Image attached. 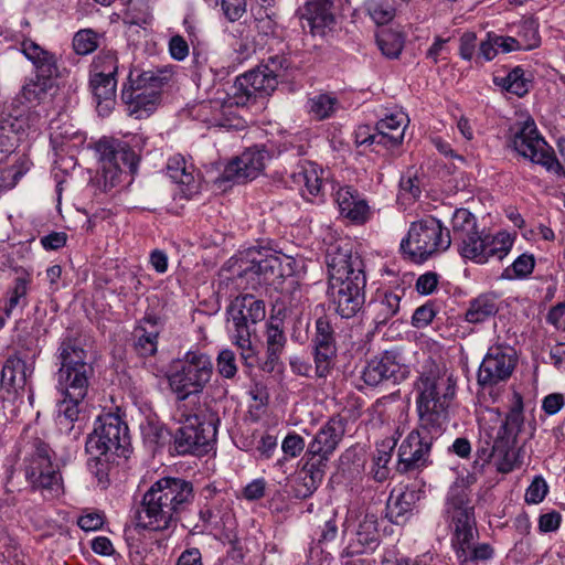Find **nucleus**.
<instances>
[{"instance_id":"f257e3e1","label":"nucleus","mask_w":565,"mask_h":565,"mask_svg":"<svg viewBox=\"0 0 565 565\" xmlns=\"http://www.w3.org/2000/svg\"><path fill=\"white\" fill-rule=\"evenodd\" d=\"M194 501L193 484L182 478L164 477L143 494L137 511V526L149 531H166L175 526L179 515Z\"/></svg>"},{"instance_id":"f03ea898","label":"nucleus","mask_w":565,"mask_h":565,"mask_svg":"<svg viewBox=\"0 0 565 565\" xmlns=\"http://www.w3.org/2000/svg\"><path fill=\"white\" fill-rule=\"evenodd\" d=\"M416 386L419 420L445 427L447 409L456 394L452 374L429 359L422 366Z\"/></svg>"},{"instance_id":"7ed1b4c3","label":"nucleus","mask_w":565,"mask_h":565,"mask_svg":"<svg viewBox=\"0 0 565 565\" xmlns=\"http://www.w3.org/2000/svg\"><path fill=\"white\" fill-rule=\"evenodd\" d=\"M278 76L269 64L262 65L238 76L223 100L216 99L209 105H203L201 110L207 108L214 110L212 118H205L212 125L226 126V122L218 116L225 114L228 107H247L270 95L278 86Z\"/></svg>"},{"instance_id":"20e7f679","label":"nucleus","mask_w":565,"mask_h":565,"mask_svg":"<svg viewBox=\"0 0 565 565\" xmlns=\"http://www.w3.org/2000/svg\"><path fill=\"white\" fill-rule=\"evenodd\" d=\"M523 424V402L519 393L513 394V402L504 422L497 431L493 443L486 440L487 446L477 450L479 459L488 462L493 460L501 473H508L519 466V455L515 447L516 436Z\"/></svg>"},{"instance_id":"39448f33","label":"nucleus","mask_w":565,"mask_h":565,"mask_svg":"<svg viewBox=\"0 0 565 565\" xmlns=\"http://www.w3.org/2000/svg\"><path fill=\"white\" fill-rule=\"evenodd\" d=\"M211 358L201 351H188L181 359L172 361L167 374L168 384L183 404L191 395L203 392L213 375Z\"/></svg>"},{"instance_id":"423d86ee","label":"nucleus","mask_w":565,"mask_h":565,"mask_svg":"<svg viewBox=\"0 0 565 565\" xmlns=\"http://www.w3.org/2000/svg\"><path fill=\"white\" fill-rule=\"evenodd\" d=\"M173 418L180 424L173 439L175 454L202 456L211 449L216 427L204 418L202 411L190 409L186 403L178 404Z\"/></svg>"},{"instance_id":"0eeeda50","label":"nucleus","mask_w":565,"mask_h":565,"mask_svg":"<svg viewBox=\"0 0 565 565\" xmlns=\"http://www.w3.org/2000/svg\"><path fill=\"white\" fill-rule=\"evenodd\" d=\"M444 518L450 532V544L454 551L479 539L470 491L462 480L449 488Z\"/></svg>"},{"instance_id":"6e6552de","label":"nucleus","mask_w":565,"mask_h":565,"mask_svg":"<svg viewBox=\"0 0 565 565\" xmlns=\"http://www.w3.org/2000/svg\"><path fill=\"white\" fill-rule=\"evenodd\" d=\"M450 245V231L439 220L429 216L411 224L399 248L405 258L422 264L447 250Z\"/></svg>"},{"instance_id":"1a4fd4ad","label":"nucleus","mask_w":565,"mask_h":565,"mask_svg":"<svg viewBox=\"0 0 565 565\" xmlns=\"http://www.w3.org/2000/svg\"><path fill=\"white\" fill-rule=\"evenodd\" d=\"M445 427L419 420L401 443L397 449L395 470L399 475H418L433 465L434 441L444 433Z\"/></svg>"},{"instance_id":"9d476101","label":"nucleus","mask_w":565,"mask_h":565,"mask_svg":"<svg viewBox=\"0 0 565 565\" xmlns=\"http://www.w3.org/2000/svg\"><path fill=\"white\" fill-rule=\"evenodd\" d=\"M96 151L102 162L105 184L115 186L124 173L134 174L137 171L141 137L132 136L129 140L104 138L96 143Z\"/></svg>"},{"instance_id":"9b49d317","label":"nucleus","mask_w":565,"mask_h":565,"mask_svg":"<svg viewBox=\"0 0 565 565\" xmlns=\"http://www.w3.org/2000/svg\"><path fill=\"white\" fill-rule=\"evenodd\" d=\"M60 367L56 373L57 387H64L75 398L82 397L89 386L93 367L86 362L87 353L77 339L64 338L57 349Z\"/></svg>"},{"instance_id":"f8f14e48","label":"nucleus","mask_w":565,"mask_h":565,"mask_svg":"<svg viewBox=\"0 0 565 565\" xmlns=\"http://www.w3.org/2000/svg\"><path fill=\"white\" fill-rule=\"evenodd\" d=\"M130 437L127 424L116 414L98 416L94 430L86 440L88 455H114L128 457Z\"/></svg>"},{"instance_id":"ddd939ff","label":"nucleus","mask_w":565,"mask_h":565,"mask_svg":"<svg viewBox=\"0 0 565 565\" xmlns=\"http://www.w3.org/2000/svg\"><path fill=\"white\" fill-rule=\"evenodd\" d=\"M513 149L523 158L541 164L548 172L565 177V170L554 154V150L537 131L533 119L519 124L512 137Z\"/></svg>"},{"instance_id":"4468645a","label":"nucleus","mask_w":565,"mask_h":565,"mask_svg":"<svg viewBox=\"0 0 565 565\" xmlns=\"http://www.w3.org/2000/svg\"><path fill=\"white\" fill-rule=\"evenodd\" d=\"M514 238L507 232L483 234L478 228L454 243L458 254L476 264H486L491 257L503 259L511 250Z\"/></svg>"},{"instance_id":"2eb2a0df","label":"nucleus","mask_w":565,"mask_h":565,"mask_svg":"<svg viewBox=\"0 0 565 565\" xmlns=\"http://www.w3.org/2000/svg\"><path fill=\"white\" fill-rule=\"evenodd\" d=\"M24 475L33 489L58 495L62 491V477L51 460L49 445L36 441L34 451L25 459Z\"/></svg>"},{"instance_id":"dca6fc26","label":"nucleus","mask_w":565,"mask_h":565,"mask_svg":"<svg viewBox=\"0 0 565 565\" xmlns=\"http://www.w3.org/2000/svg\"><path fill=\"white\" fill-rule=\"evenodd\" d=\"M352 518V513H350L342 531L345 541L344 555L373 553L380 544L377 516L366 512L356 520Z\"/></svg>"},{"instance_id":"f3484780","label":"nucleus","mask_w":565,"mask_h":565,"mask_svg":"<svg viewBox=\"0 0 565 565\" xmlns=\"http://www.w3.org/2000/svg\"><path fill=\"white\" fill-rule=\"evenodd\" d=\"M364 287L363 273L354 274L351 278L329 281L328 296L334 311L345 319L354 317L364 303Z\"/></svg>"},{"instance_id":"a211bd4d","label":"nucleus","mask_w":565,"mask_h":565,"mask_svg":"<svg viewBox=\"0 0 565 565\" xmlns=\"http://www.w3.org/2000/svg\"><path fill=\"white\" fill-rule=\"evenodd\" d=\"M518 362L515 350L505 344L489 348L478 371V384L482 387H492L505 382L513 373Z\"/></svg>"},{"instance_id":"6ab92c4d","label":"nucleus","mask_w":565,"mask_h":565,"mask_svg":"<svg viewBox=\"0 0 565 565\" xmlns=\"http://www.w3.org/2000/svg\"><path fill=\"white\" fill-rule=\"evenodd\" d=\"M33 372L32 367H29L26 363L18 355H10L1 371L0 385L6 391L7 395L2 396V404L6 407L7 403L12 404L10 414H6L8 418L14 419L19 414V404L22 403V396L19 395V391L23 390L26 380Z\"/></svg>"},{"instance_id":"aec40b11","label":"nucleus","mask_w":565,"mask_h":565,"mask_svg":"<svg viewBox=\"0 0 565 565\" xmlns=\"http://www.w3.org/2000/svg\"><path fill=\"white\" fill-rule=\"evenodd\" d=\"M227 312L234 327V334H253L255 326L265 319L266 310L263 300L250 294L237 296L228 306Z\"/></svg>"},{"instance_id":"412c9836","label":"nucleus","mask_w":565,"mask_h":565,"mask_svg":"<svg viewBox=\"0 0 565 565\" xmlns=\"http://www.w3.org/2000/svg\"><path fill=\"white\" fill-rule=\"evenodd\" d=\"M326 263L329 281L351 278L354 274L363 273L359 256H352L351 244L345 238L330 243L326 250Z\"/></svg>"},{"instance_id":"4be33fe9","label":"nucleus","mask_w":565,"mask_h":565,"mask_svg":"<svg viewBox=\"0 0 565 565\" xmlns=\"http://www.w3.org/2000/svg\"><path fill=\"white\" fill-rule=\"evenodd\" d=\"M266 355L262 370L271 373L279 365L282 353V302L276 301L265 323Z\"/></svg>"},{"instance_id":"5701e85b","label":"nucleus","mask_w":565,"mask_h":565,"mask_svg":"<svg viewBox=\"0 0 565 565\" xmlns=\"http://www.w3.org/2000/svg\"><path fill=\"white\" fill-rule=\"evenodd\" d=\"M265 151L249 148L233 159L224 169L222 178L225 181L245 183L259 175L265 167Z\"/></svg>"},{"instance_id":"b1692460","label":"nucleus","mask_w":565,"mask_h":565,"mask_svg":"<svg viewBox=\"0 0 565 565\" xmlns=\"http://www.w3.org/2000/svg\"><path fill=\"white\" fill-rule=\"evenodd\" d=\"M324 171L317 163L300 160L289 175L290 189H295L302 198L318 196L323 186Z\"/></svg>"},{"instance_id":"393cba45","label":"nucleus","mask_w":565,"mask_h":565,"mask_svg":"<svg viewBox=\"0 0 565 565\" xmlns=\"http://www.w3.org/2000/svg\"><path fill=\"white\" fill-rule=\"evenodd\" d=\"M345 434V420L340 416L331 417L308 445V452L327 460L338 448Z\"/></svg>"},{"instance_id":"a878e982","label":"nucleus","mask_w":565,"mask_h":565,"mask_svg":"<svg viewBox=\"0 0 565 565\" xmlns=\"http://www.w3.org/2000/svg\"><path fill=\"white\" fill-rule=\"evenodd\" d=\"M403 377L404 372L397 361V355L390 351L369 361L362 372L364 383L370 386H376L386 381L396 383Z\"/></svg>"},{"instance_id":"bb28decb","label":"nucleus","mask_w":565,"mask_h":565,"mask_svg":"<svg viewBox=\"0 0 565 565\" xmlns=\"http://www.w3.org/2000/svg\"><path fill=\"white\" fill-rule=\"evenodd\" d=\"M21 52L33 64L36 78L53 83V79L58 76L60 67L54 53L31 40L21 43Z\"/></svg>"},{"instance_id":"cd10ccee","label":"nucleus","mask_w":565,"mask_h":565,"mask_svg":"<svg viewBox=\"0 0 565 565\" xmlns=\"http://www.w3.org/2000/svg\"><path fill=\"white\" fill-rule=\"evenodd\" d=\"M334 199L342 216L355 224H363L370 217V206L358 190L350 185L340 186Z\"/></svg>"},{"instance_id":"c85d7f7f","label":"nucleus","mask_w":565,"mask_h":565,"mask_svg":"<svg viewBox=\"0 0 565 565\" xmlns=\"http://www.w3.org/2000/svg\"><path fill=\"white\" fill-rule=\"evenodd\" d=\"M315 343L317 372L322 376L328 371L331 359L335 355L333 330L324 317H320L316 321Z\"/></svg>"},{"instance_id":"c756f323","label":"nucleus","mask_w":565,"mask_h":565,"mask_svg":"<svg viewBox=\"0 0 565 565\" xmlns=\"http://www.w3.org/2000/svg\"><path fill=\"white\" fill-rule=\"evenodd\" d=\"M141 88L124 84L121 99L127 107L129 116L137 119L149 117L158 107L160 97L156 93L143 94Z\"/></svg>"},{"instance_id":"7c9ffc66","label":"nucleus","mask_w":565,"mask_h":565,"mask_svg":"<svg viewBox=\"0 0 565 565\" xmlns=\"http://www.w3.org/2000/svg\"><path fill=\"white\" fill-rule=\"evenodd\" d=\"M339 8L328 0L307 2L305 18L313 35H323L335 23L334 10Z\"/></svg>"},{"instance_id":"2f4dec72","label":"nucleus","mask_w":565,"mask_h":565,"mask_svg":"<svg viewBox=\"0 0 565 565\" xmlns=\"http://www.w3.org/2000/svg\"><path fill=\"white\" fill-rule=\"evenodd\" d=\"M408 118L405 114H391L379 120L375 130L380 132L379 145L395 148L404 140Z\"/></svg>"},{"instance_id":"473e14b6","label":"nucleus","mask_w":565,"mask_h":565,"mask_svg":"<svg viewBox=\"0 0 565 565\" xmlns=\"http://www.w3.org/2000/svg\"><path fill=\"white\" fill-rule=\"evenodd\" d=\"M171 73L167 70H130L126 84L138 86L143 94L156 93L160 97L163 86L170 81Z\"/></svg>"},{"instance_id":"72a5a7b5","label":"nucleus","mask_w":565,"mask_h":565,"mask_svg":"<svg viewBox=\"0 0 565 565\" xmlns=\"http://www.w3.org/2000/svg\"><path fill=\"white\" fill-rule=\"evenodd\" d=\"M418 499L415 490L393 491L386 502V518L397 525L405 523Z\"/></svg>"},{"instance_id":"f704fd0d","label":"nucleus","mask_w":565,"mask_h":565,"mask_svg":"<svg viewBox=\"0 0 565 565\" xmlns=\"http://www.w3.org/2000/svg\"><path fill=\"white\" fill-rule=\"evenodd\" d=\"M158 318L154 316L145 317L136 328V350L142 356H150L157 352L160 328Z\"/></svg>"},{"instance_id":"c9c22d12","label":"nucleus","mask_w":565,"mask_h":565,"mask_svg":"<svg viewBox=\"0 0 565 565\" xmlns=\"http://www.w3.org/2000/svg\"><path fill=\"white\" fill-rule=\"evenodd\" d=\"M459 565H488L495 555L494 547L487 542L471 541L454 551Z\"/></svg>"},{"instance_id":"e433bc0d","label":"nucleus","mask_w":565,"mask_h":565,"mask_svg":"<svg viewBox=\"0 0 565 565\" xmlns=\"http://www.w3.org/2000/svg\"><path fill=\"white\" fill-rule=\"evenodd\" d=\"M320 480V470L315 469L313 465L305 466L288 479L289 493L296 499H306L316 491Z\"/></svg>"},{"instance_id":"4c0bfd02","label":"nucleus","mask_w":565,"mask_h":565,"mask_svg":"<svg viewBox=\"0 0 565 565\" xmlns=\"http://www.w3.org/2000/svg\"><path fill=\"white\" fill-rule=\"evenodd\" d=\"M89 85L100 115L109 114L115 105L117 79L90 75Z\"/></svg>"},{"instance_id":"58836bf2","label":"nucleus","mask_w":565,"mask_h":565,"mask_svg":"<svg viewBox=\"0 0 565 565\" xmlns=\"http://www.w3.org/2000/svg\"><path fill=\"white\" fill-rule=\"evenodd\" d=\"M32 282L30 273L23 270L13 280V285L9 288L8 297L0 302V310H3L6 317H10L14 308L18 306H28V292Z\"/></svg>"},{"instance_id":"ea45409f","label":"nucleus","mask_w":565,"mask_h":565,"mask_svg":"<svg viewBox=\"0 0 565 565\" xmlns=\"http://www.w3.org/2000/svg\"><path fill=\"white\" fill-rule=\"evenodd\" d=\"M167 171L169 177L179 184L186 186L189 193L198 190L195 169L192 163H188L181 154H174L168 160Z\"/></svg>"},{"instance_id":"a19ab883","label":"nucleus","mask_w":565,"mask_h":565,"mask_svg":"<svg viewBox=\"0 0 565 565\" xmlns=\"http://www.w3.org/2000/svg\"><path fill=\"white\" fill-rule=\"evenodd\" d=\"M499 310L498 298L494 294H482L472 299L465 318L469 323H481L495 316Z\"/></svg>"},{"instance_id":"79ce46f5","label":"nucleus","mask_w":565,"mask_h":565,"mask_svg":"<svg viewBox=\"0 0 565 565\" xmlns=\"http://www.w3.org/2000/svg\"><path fill=\"white\" fill-rule=\"evenodd\" d=\"M370 308L373 315V321L379 328L386 324L391 318L396 316L401 308V297L393 291L379 296Z\"/></svg>"},{"instance_id":"37998d69","label":"nucleus","mask_w":565,"mask_h":565,"mask_svg":"<svg viewBox=\"0 0 565 565\" xmlns=\"http://www.w3.org/2000/svg\"><path fill=\"white\" fill-rule=\"evenodd\" d=\"M7 116L21 139L38 134L43 126L41 114L31 108L15 111V114H8Z\"/></svg>"},{"instance_id":"c03bdc74","label":"nucleus","mask_w":565,"mask_h":565,"mask_svg":"<svg viewBox=\"0 0 565 565\" xmlns=\"http://www.w3.org/2000/svg\"><path fill=\"white\" fill-rule=\"evenodd\" d=\"M395 446L396 440L394 438H385L376 444V449L373 455V467L371 469L374 480L383 482L388 478V463L392 459Z\"/></svg>"},{"instance_id":"a18cd8bd","label":"nucleus","mask_w":565,"mask_h":565,"mask_svg":"<svg viewBox=\"0 0 565 565\" xmlns=\"http://www.w3.org/2000/svg\"><path fill=\"white\" fill-rule=\"evenodd\" d=\"M57 390L62 393L64 396L63 399L58 403V425L60 426H68L70 424H73L75 420L78 419L79 415V404L84 401V398L87 395L88 387H85L84 393L82 394V397L75 398L72 395H70L68 391L64 387H57Z\"/></svg>"},{"instance_id":"49530a36","label":"nucleus","mask_w":565,"mask_h":565,"mask_svg":"<svg viewBox=\"0 0 565 565\" xmlns=\"http://www.w3.org/2000/svg\"><path fill=\"white\" fill-rule=\"evenodd\" d=\"M50 129V141L55 151H64L71 142L83 140L82 135L70 122L53 121Z\"/></svg>"},{"instance_id":"de8ad7c7","label":"nucleus","mask_w":565,"mask_h":565,"mask_svg":"<svg viewBox=\"0 0 565 565\" xmlns=\"http://www.w3.org/2000/svg\"><path fill=\"white\" fill-rule=\"evenodd\" d=\"M119 70V58L114 50H102L92 64V75L116 78Z\"/></svg>"},{"instance_id":"09e8293b","label":"nucleus","mask_w":565,"mask_h":565,"mask_svg":"<svg viewBox=\"0 0 565 565\" xmlns=\"http://www.w3.org/2000/svg\"><path fill=\"white\" fill-rule=\"evenodd\" d=\"M451 243L478 228L476 216L467 209H457L451 217Z\"/></svg>"},{"instance_id":"8fccbe9b","label":"nucleus","mask_w":565,"mask_h":565,"mask_svg":"<svg viewBox=\"0 0 565 565\" xmlns=\"http://www.w3.org/2000/svg\"><path fill=\"white\" fill-rule=\"evenodd\" d=\"M309 307L302 282L288 285L285 294V318L287 315L308 312Z\"/></svg>"},{"instance_id":"3c124183","label":"nucleus","mask_w":565,"mask_h":565,"mask_svg":"<svg viewBox=\"0 0 565 565\" xmlns=\"http://www.w3.org/2000/svg\"><path fill=\"white\" fill-rule=\"evenodd\" d=\"M493 83L520 97L529 90L527 81L524 78V71L520 66L514 67L505 76H494Z\"/></svg>"},{"instance_id":"603ef678","label":"nucleus","mask_w":565,"mask_h":565,"mask_svg":"<svg viewBox=\"0 0 565 565\" xmlns=\"http://www.w3.org/2000/svg\"><path fill=\"white\" fill-rule=\"evenodd\" d=\"M516 40L524 51L539 47L541 44V36L539 33L537 21L533 18L522 20L519 25Z\"/></svg>"},{"instance_id":"864d4df0","label":"nucleus","mask_w":565,"mask_h":565,"mask_svg":"<svg viewBox=\"0 0 565 565\" xmlns=\"http://www.w3.org/2000/svg\"><path fill=\"white\" fill-rule=\"evenodd\" d=\"M376 43L382 54L388 58H396L401 54L404 41L399 33L383 30L376 35Z\"/></svg>"},{"instance_id":"5fc2aeb1","label":"nucleus","mask_w":565,"mask_h":565,"mask_svg":"<svg viewBox=\"0 0 565 565\" xmlns=\"http://www.w3.org/2000/svg\"><path fill=\"white\" fill-rule=\"evenodd\" d=\"M275 270L278 271V277L282 276L281 274V262L279 257L270 255L265 258L253 259L250 266L244 269L246 275H258L263 276L264 280L269 278V274L273 275Z\"/></svg>"},{"instance_id":"6e6d98bb","label":"nucleus","mask_w":565,"mask_h":565,"mask_svg":"<svg viewBox=\"0 0 565 565\" xmlns=\"http://www.w3.org/2000/svg\"><path fill=\"white\" fill-rule=\"evenodd\" d=\"M87 466L89 471L96 477L98 484L105 489L109 483L110 462L114 455H89Z\"/></svg>"},{"instance_id":"4d7b16f0","label":"nucleus","mask_w":565,"mask_h":565,"mask_svg":"<svg viewBox=\"0 0 565 565\" xmlns=\"http://www.w3.org/2000/svg\"><path fill=\"white\" fill-rule=\"evenodd\" d=\"M535 259L533 255L522 254L502 271L501 278L509 280L524 278L533 271Z\"/></svg>"},{"instance_id":"13d9d810","label":"nucleus","mask_w":565,"mask_h":565,"mask_svg":"<svg viewBox=\"0 0 565 565\" xmlns=\"http://www.w3.org/2000/svg\"><path fill=\"white\" fill-rule=\"evenodd\" d=\"M99 46V35L92 29L79 30L73 38V49L78 55H87Z\"/></svg>"},{"instance_id":"bf43d9fd","label":"nucleus","mask_w":565,"mask_h":565,"mask_svg":"<svg viewBox=\"0 0 565 565\" xmlns=\"http://www.w3.org/2000/svg\"><path fill=\"white\" fill-rule=\"evenodd\" d=\"M307 273L306 259L302 256L285 254V282L299 284Z\"/></svg>"},{"instance_id":"052dcab7","label":"nucleus","mask_w":565,"mask_h":565,"mask_svg":"<svg viewBox=\"0 0 565 565\" xmlns=\"http://www.w3.org/2000/svg\"><path fill=\"white\" fill-rule=\"evenodd\" d=\"M145 440L151 445H163L169 435L163 424L153 418H147L140 426Z\"/></svg>"},{"instance_id":"680f3d73","label":"nucleus","mask_w":565,"mask_h":565,"mask_svg":"<svg viewBox=\"0 0 565 565\" xmlns=\"http://www.w3.org/2000/svg\"><path fill=\"white\" fill-rule=\"evenodd\" d=\"M337 105V98L327 94H320L309 100L310 113L318 119L330 117L335 111Z\"/></svg>"},{"instance_id":"e2e57ef3","label":"nucleus","mask_w":565,"mask_h":565,"mask_svg":"<svg viewBox=\"0 0 565 565\" xmlns=\"http://www.w3.org/2000/svg\"><path fill=\"white\" fill-rule=\"evenodd\" d=\"M365 9L376 24L388 23L395 14L393 7L385 0H366Z\"/></svg>"},{"instance_id":"0e129e2a","label":"nucleus","mask_w":565,"mask_h":565,"mask_svg":"<svg viewBox=\"0 0 565 565\" xmlns=\"http://www.w3.org/2000/svg\"><path fill=\"white\" fill-rule=\"evenodd\" d=\"M309 319V311L287 315L285 318V321L291 324L290 337L295 342L305 343L308 340Z\"/></svg>"},{"instance_id":"69168bd1","label":"nucleus","mask_w":565,"mask_h":565,"mask_svg":"<svg viewBox=\"0 0 565 565\" xmlns=\"http://www.w3.org/2000/svg\"><path fill=\"white\" fill-rule=\"evenodd\" d=\"M22 140L13 129L7 115H0V151L11 152L18 142Z\"/></svg>"},{"instance_id":"338daca9","label":"nucleus","mask_w":565,"mask_h":565,"mask_svg":"<svg viewBox=\"0 0 565 565\" xmlns=\"http://www.w3.org/2000/svg\"><path fill=\"white\" fill-rule=\"evenodd\" d=\"M216 370L224 379L232 380L235 377L238 367L235 353L232 350L224 349L218 352L216 358Z\"/></svg>"},{"instance_id":"774afa93","label":"nucleus","mask_w":565,"mask_h":565,"mask_svg":"<svg viewBox=\"0 0 565 565\" xmlns=\"http://www.w3.org/2000/svg\"><path fill=\"white\" fill-rule=\"evenodd\" d=\"M52 82L35 77L34 81H30L22 87V97L29 103L39 102L46 90L52 87Z\"/></svg>"}]
</instances>
